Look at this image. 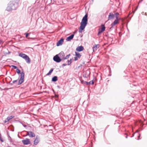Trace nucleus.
<instances>
[{"mask_svg": "<svg viewBox=\"0 0 147 147\" xmlns=\"http://www.w3.org/2000/svg\"><path fill=\"white\" fill-rule=\"evenodd\" d=\"M88 16L87 14H86L82 19L79 30L80 33L81 32L82 30L85 28L88 23Z\"/></svg>", "mask_w": 147, "mask_h": 147, "instance_id": "1", "label": "nucleus"}, {"mask_svg": "<svg viewBox=\"0 0 147 147\" xmlns=\"http://www.w3.org/2000/svg\"><path fill=\"white\" fill-rule=\"evenodd\" d=\"M17 7V5L16 3L10 2L8 4L6 10L8 11H10L16 9Z\"/></svg>", "mask_w": 147, "mask_h": 147, "instance_id": "2", "label": "nucleus"}, {"mask_svg": "<svg viewBox=\"0 0 147 147\" xmlns=\"http://www.w3.org/2000/svg\"><path fill=\"white\" fill-rule=\"evenodd\" d=\"M24 74L23 71L21 72V75H20V78L19 80L18 83V84L19 85L22 84L24 81Z\"/></svg>", "mask_w": 147, "mask_h": 147, "instance_id": "3", "label": "nucleus"}, {"mask_svg": "<svg viewBox=\"0 0 147 147\" xmlns=\"http://www.w3.org/2000/svg\"><path fill=\"white\" fill-rule=\"evenodd\" d=\"M53 59L54 61L57 63L60 62L61 61H62V59L60 58L58 55H56L53 57Z\"/></svg>", "mask_w": 147, "mask_h": 147, "instance_id": "4", "label": "nucleus"}, {"mask_svg": "<svg viewBox=\"0 0 147 147\" xmlns=\"http://www.w3.org/2000/svg\"><path fill=\"white\" fill-rule=\"evenodd\" d=\"M101 29H99L98 32V35H99L102 32L105 31V27L104 25L102 24L101 26Z\"/></svg>", "mask_w": 147, "mask_h": 147, "instance_id": "5", "label": "nucleus"}, {"mask_svg": "<svg viewBox=\"0 0 147 147\" xmlns=\"http://www.w3.org/2000/svg\"><path fill=\"white\" fill-rule=\"evenodd\" d=\"M22 142L24 145H25L30 144L31 143L30 140L28 138H26L25 140H22Z\"/></svg>", "mask_w": 147, "mask_h": 147, "instance_id": "6", "label": "nucleus"}, {"mask_svg": "<svg viewBox=\"0 0 147 147\" xmlns=\"http://www.w3.org/2000/svg\"><path fill=\"white\" fill-rule=\"evenodd\" d=\"M90 74V72L89 70H87L85 72H84L83 74V77L84 78H87Z\"/></svg>", "mask_w": 147, "mask_h": 147, "instance_id": "7", "label": "nucleus"}, {"mask_svg": "<svg viewBox=\"0 0 147 147\" xmlns=\"http://www.w3.org/2000/svg\"><path fill=\"white\" fill-rule=\"evenodd\" d=\"M118 23V19H116L113 22V23L111 24V27L110 28V29H111L112 28H113L114 26Z\"/></svg>", "mask_w": 147, "mask_h": 147, "instance_id": "8", "label": "nucleus"}, {"mask_svg": "<svg viewBox=\"0 0 147 147\" xmlns=\"http://www.w3.org/2000/svg\"><path fill=\"white\" fill-rule=\"evenodd\" d=\"M64 39L63 38H61L60 39L57 43V46H59L62 45Z\"/></svg>", "mask_w": 147, "mask_h": 147, "instance_id": "9", "label": "nucleus"}, {"mask_svg": "<svg viewBox=\"0 0 147 147\" xmlns=\"http://www.w3.org/2000/svg\"><path fill=\"white\" fill-rule=\"evenodd\" d=\"M58 55L60 58L62 59V60H63L65 56V54L64 52L63 51H61L59 53Z\"/></svg>", "mask_w": 147, "mask_h": 147, "instance_id": "10", "label": "nucleus"}, {"mask_svg": "<svg viewBox=\"0 0 147 147\" xmlns=\"http://www.w3.org/2000/svg\"><path fill=\"white\" fill-rule=\"evenodd\" d=\"M39 141L40 140L39 138L37 136H36L34 141V144L35 145H36L39 142Z\"/></svg>", "mask_w": 147, "mask_h": 147, "instance_id": "11", "label": "nucleus"}, {"mask_svg": "<svg viewBox=\"0 0 147 147\" xmlns=\"http://www.w3.org/2000/svg\"><path fill=\"white\" fill-rule=\"evenodd\" d=\"M115 17V15L111 13H110L108 16V20H111L114 18Z\"/></svg>", "mask_w": 147, "mask_h": 147, "instance_id": "12", "label": "nucleus"}, {"mask_svg": "<svg viewBox=\"0 0 147 147\" xmlns=\"http://www.w3.org/2000/svg\"><path fill=\"white\" fill-rule=\"evenodd\" d=\"M24 59H25L27 63L28 64L30 63V59L28 55H27Z\"/></svg>", "mask_w": 147, "mask_h": 147, "instance_id": "13", "label": "nucleus"}, {"mask_svg": "<svg viewBox=\"0 0 147 147\" xmlns=\"http://www.w3.org/2000/svg\"><path fill=\"white\" fill-rule=\"evenodd\" d=\"M84 49V47L82 46L78 47L76 48V50L78 52H80L82 51Z\"/></svg>", "mask_w": 147, "mask_h": 147, "instance_id": "14", "label": "nucleus"}, {"mask_svg": "<svg viewBox=\"0 0 147 147\" xmlns=\"http://www.w3.org/2000/svg\"><path fill=\"white\" fill-rule=\"evenodd\" d=\"M74 34H71L70 36L67 37L66 39V40L67 41H70L74 38Z\"/></svg>", "mask_w": 147, "mask_h": 147, "instance_id": "15", "label": "nucleus"}, {"mask_svg": "<svg viewBox=\"0 0 147 147\" xmlns=\"http://www.w3.org/2000/svg\"><path fill=\"white\" fill-rule=\"evenodd\" d=\"M28 136L30 137H34L35 136V135L34 133L31 131H29Z\"/></svg>", "mask_w": 147, "mask_h": 147, "instance_id": "16", "label": "nucleus"}, {"mask_svg": "<svg viewBox=\"0 0 147 147\" xmlns=\"http://www.w3.org/2000/svg\"><path fill=\"white\" fill-rule=\"evenodd\" d=\"M27 55L26 54L23 53H20L19 54V56L24 59L25 58V57H26V56Z\"/></svg>", "mask_w": 147, "mask_h": 147, "instance_id": "17", "label": "nucleus"}, {"mask_svg": "<svg viewBox=\"0 0 147 147\" xmlns=\"http://www.w3.org/2000/svg\"><path fill=\"white\" fill-rule=\"evenodd\" d=\"M58 80V78L57 76H54L52 79V81L53 82H55Z\"/></svg>", "mask_w": 147, "mask_h": 147, "instance_id": "18", "label": "nucleus"}, {"mask_svg": "<svg viewBox=\"0 0 147 147\" xmlns=\"http://www.w3.org/2000/svg\"><path fill=\"white\" fill-rule=\"evenodd\" d=\"M86 83V84L87 85H89L90 84H93L94 83V82L93 80H92V81H90L89 82H85Z\"/></svg>", "mask_w": 147, "mask_h": 147, "instance_id": "19", "label": "nucleus"}, {"mask_svg": "<svg viewBox=\"0 0 147 147\" xmlns=\"http://www.w3.org/2000/svg\"><path fill=\"white\" fill-rule=\"evenodd\" d=\"M99 47V45H95V46H94L92 48L93 51H94L95 50H96V48H98Z\"/></svg>", "mask_w": 147, "mask_h": 147, "instance_id": "20", "label": "nucleus"}, {"mask_svg": "<svg viewBox=\"0 0 147 147\" xmlns=\"http://www.w3.org/2000/svg\"><path fill=\"white\" fill-rule=\"evenodd\" d=\"M75 54L76 57L78 58H80L81 56V55L79 53L75 52Z\"/></svg>", "mask_w": 147, "mask_h": 147, "instance_id": "21", "label": "nucleus"}, {"mask_svg": "<svg viewBox=\"0 0 147 147\" xmlns=\"http://www.w3.org/2000/svg\"><path fill=\"white\" fill-rule=\"evenodd\" d=\"M53 70V68H52L51 69V70L49 71V72L47 74V75L48 76L50 75L51 73L52 72Z\"/></svg>", "mask_w": 147, "mask_h": 147, "instance_id": "22", "label": "nucleus"}, {"mask_svg": "<svg viewBox=\"0 0 147 147\" xmlns=\"http://www.w3.org/2000/svg\"><path fill=\"white\" fill-rule=\"evenodd\" d=\"M71 60H72V59H70L69 60H67V65H69L70 64H71V63H72Z\"/></svg>", "mask_w": 147, "mask_h": 147, "instance_id": "23", "label": "nucleus"}, {"mask_svg": "<svg viewBox=\"0 0 147 147\" xmlns=\"http://www.w3.org/2000/svg\"><path fill=\"white\" fill-rule=\"evenodd\" d=\"M114 15H115V17L117 19H118V16L119 15V13L118 12H117L115 13Z\"/></svg>", "mask_w": 147, "mask_h": 147, "instance_id": "24", "label": "nucleus"}, {"mask_svg": "<svg viewBox=\"0 0 147 147\" xmlns=\"http://www.w3.org/2000/svg\"><path fill=\"white\" fill-rule=\"evenodd\" d=\"M14 117V116H10L8 117L7 118L8 120L9 121L10 120L12 119Z\"/></svg>", "mask_w": 147, "mask_h": 147, "instance_id": "25", "label": "nucleus"}, {"mask_svg": "<svg viewBox=\"0 0 147 147\" xmlns=\"http://www.w3.org/2000/svg\"><path fill=\"white\" fill-rule=\"evenodd\" d=\"M70 55V54L67 55L65 57H64L63 60L68 59Z\"/></svg>", "mask_w": 147, "mask_h": 147, "instance_id": "26", "label": "nucleus"}, {"mask_svg": "<svg viewBox=\"0 0 147 147\" xmlns=\"http://www.w3.org/2000/svg\"><path fill=\"white\" fill-rule=\"evenodd\" d=\"M16 72L18 74H21V72L20 71L18 68L16 70Z\"/></svg>", "mask_w": 147, "mask_h": 147, "instance_id": "27", "label": "nucleus"}, {"mask_svg": "<svg viewBox=\"0 0 147 147\" xmlns=\"http://www.w3.org/2000/svg\"><path fill=\"white\" fill-rule=\"evenodd\" d=\"M81 83L82 84H86V83H85V82H86L84 81L83 80H81Z\"/></svg>", "mask_w": 147, "mask_h": 147, "instance_id": "28", "label": "nucleus"}, {"mask_svg": "<svg viewBox=\"0 0 147 147\" xmlns=\"http://www.w3.org/2000/svg\"><path fill=\"white\" fill-rule=\"evenodd\" d=\"M0 140L2 142H3V139L1 137V134H0Z\"/></svg>", "mask_w": 147, "mask_h": 147, "instance_id": "29", "label": "nucleus"}, {"mask_svg": "<svg viewBox=\"0 0 147 147\" xmlns=\"http://www.w3.org/2000/svg\"><path fill=\"white\" fill-rule=\"evenodd\" d=\"M8 139L9 140L10 142H12V139L11 137L9 136Z\"/></svg>", "mask_w": 147, "mask_h": 147, "instance_id": "30", "label": "nucleus"}, {"mask_svg": "<svg viewBox=\"0 0 147 147\" xmlns=\"http://www.w3.org/2000/svg\"><path fill=\"white\" fill-rule=\"evenodd\" d=\"M11 66L14 69H18L17 67L15 65H12Z\"/></svg>", "mask_w": 147, "mask_h": 147, "instance_id": "31", "label": "nucleus"}, {"mask_svg": "<svg viewBox=\"0 0 147 147\" xmlns=\"http://www.w3.org/2000/svg\"><path fill=\"white\" fill-rule=\"evenodd\" d=\"M21 123L22 125L24 127H27L26 125H24V124H23V123H22V122Z\"/></svg>", "mask_w": 147, "mask_h": 147, "instance_id": "32", "label": "nucleus"}, {"mask_svg": "<svg viewBox=\"0 0 147 147\" xmlns=\"http://www.w3.org/2000/svg\"><path fill=\"white\" fill-rule=\"evenodd\" d=\"M78 57H74V60L75 61H77L78 59Z\"/></svg>", "mask_w": 147, "mask_h": 147, "instance_id": "33", "label": "nucleus"}, {"mask_svg": "<svg viewBox=\"0 0 147 147\" xmlns=\"http://www.w3.org/2000/svg\"><path fill=\"white\" fill-rule=\"evenodd\" d=\"M29 34V33H26V37H27Z\"/></svg>", "mask_w": 147, "mask_h": 147, "instance_id": "34", "label": "nucleus"}, {"mask_svg": "<svg viewBox=\"0 0 147 147\" xmlns=\"http://www.w3.org/2000/svg\"><path fill=\"white\" fill-rule=\"evenodd\" d=\"M67 64H66V63H64L63 64V65H62V66L63 67H64V66H66Z\"/></svg>", "mask_w": 147, "mask_h": 147, "instance_id": "35", "label": "nucleus"}, {"mask_svg": "<svg viewBox=\"0 0 147 147\" xmlns=\"http://www.w3.org/2000/svg\"><path fill=\"white\" fill-rule=\"evenodd\" d=\"M3 41L1 40H0V45L3 43Z\"/></svg>", "mask_w": 147, "mask_h": 147, "instance_id": "36", "label": "nucleus"}, {"mask_svg": "<svg viewBox=\"0 0 147 147\" xmlns=\"http://www.w3.org/2000/svg\"><path fill=\"white\" fill-rule=\"evenodd\" d=\"M16 82H17V80H14L12 82L13 83H14Z\"/></svg>", "mask_w": 147, "mask_h": 147, "instance_id": "37", "label": "nucleus"}, {"mask_svg": "<svg viewBox=\"0 0 147 147\" xmlns=\"http://www.w3.org/2000/svg\"><path fill=\"white\" fill-rule=\"evenodd\" d=\"M55 97L58 98L59 97V96L55 94Z\"/></svg>", "mask_w": 147, "mask_h": 147, "instance_id": "38", "label": "nucleus"}, {"mask_svg": "<svg viewBox=\"0 0 147 147\" xmlns=\"http://www.w3.org/2000/svg\"><path fill=\"white\" fill-rule=\"evenodd\" d=\"M140 134H139V135L138 136V140H140V139L139 138L140 137Z\"/></svg>", "mask_w": 147, "mask_h": 147, "instance_id": "39", "label": "nucleus"}, {"mask_svg": "<svg viewBox=\"0 0 147 147\" xmlns=\"http://www.w3.org/2000/svg\"><path fill=\"white\" fill-rule=\"evenodd\" d=\"M27 132V134L26 135V136H28V134H29V131H26Z\"/></svg>", "mask_w": 147, "mask_h": 147, "instance_id": "40", "label": "nucleus"}, {"mask_svg": "<svg viewBox=\"0 0 147 147\" xmlns=\"http://www.w3.org/2000/svg\"><path fill=\"white\" fill-rule=\"evenodd\" d=\"M5 120H6V121H7V122H8L9 121V120H8V119H7V118L5 119Z\"/></svg>", "mask_w": 147, "mask_h": 147, "instance_id": "41", "label": "nucleus"}, {"mask_svg": "<svg viewBox=\"0 0 147 147\" xmlns=\"http://www.w3.org/2000/svg\"><path fill=\"white\" fill-rule=\"evenodd\" d=\"M6 122H7V121H6V120H5L4 121V123H6Z\"/></svg>", "mask_w": 147, "mask_h": 147, "instance_id": "42", "label": "nucleus"}, {"mask_svg": "<svg viewBox=\"0 0 147 147\" xmlns=\"http://www.w3.org/2000/svg\"><path fill=\"white\" fill-rule=\"evenodd\" d=\"M134 136V134H133V135H132V136L131 137H132Z\"/></svg>", "mask_w": 147, "mask_h": 147, "instance_id": "43", "label": "nucleus"}, {"mask_svg": "<svg viewBox=\"0 0 147 147\" xmlns=\"http://www.w3.org/2000/svg\"><path fill=\"white\" fill-rule=\"evenodd\" d=\"M125 138H127V136H126L125 137Z\"/></svg>", "mask_w": 147, "mask_h": 147, "instance_id": "44", "label": "nucleus"}, {"mask_svg": "<svg viewBox=\"0 0 147 147\" xmlns=\"http://www.w3.org/2000/svg\"><path fill=\"white\" fill-rule=\"evenodd\" d=\"M76 31H75V32H74V33H76Z\"/></svg>", "mask_w": 147, "mask_h": 147, "instance_id": "45", "label": "nucleus"}, {"mask_svg": "<svg viewBox=\"0 0 147 147\" xmlns=\"http://www.w3.org/2000/svg\"><path fill=\"white\" fill-rule=\"evenodd\" d=\"M137 9V8L135 10V11H136Z\"/></svg>", "mask_w": 147, "mask_h": 147, "instance_id": "46", "label": "nucleus"}, {"mask_svg": "<svg viewBox=\"0 0 147 147\" xmlns=\"http://www.w3.org/2000/svg\"><path fill=\"white\" fill-rule=\"evenodd\" d=\"M142 0L141 1H140V2H141L142 1Z\"/></svg>", "mask_w": 147, "mask_h": 147, "instance_id": "47", "label": "nucleus"}]
</instances>
